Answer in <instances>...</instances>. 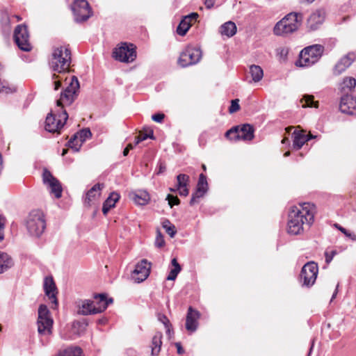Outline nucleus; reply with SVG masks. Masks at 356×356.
<instances>
[{
  "label": "nucleus",
  "mask_w": 356,
  "mask_h": 356,
  "mask_svg": "<svg viewBox=\"0 0 356 356\" xmlns=\"http://www.w3.org/2000/svg\"><path fill=\"white\" fill-rule=\"evenodd\" d=\"M133 201L138 205L144 206L148 204L150 200L149 193L146 191L139 190L130 194Z\"/></svg>",
  "instance_id": "393cba45"
},
{
  "label": "nucleus",
  "mask_w": 356,
  "mask_h": 356,
  "mask_svg": "<svg viewBox=\"0 0 356 356\" xmlns=\"http://www.w3.org/2000/svg\"><path fill=\"white\" fill-rule=\"evenodd\" d=\"M324 51V47L321 44H313L303 49L300 54L297 65L309 67L318 61Z\"/></svg>",
  "instance_id": "423d86ee"
},
{
  "label": "nucleus",
  "mask_w": 356,
  "mask_h": 356,
  "mask_svg": "<svg viewBox=\"0 0 356 356\" xmlns=\"http://www.w3.org/2000/svg\"><path fill=\"white\" fill-rule=\"evenodd\" d=\"M290 155V152H286L284 153V156H288Z\"/></svg>",
  "instance_id": "774afa93"
},
{
  "label": "nucleus",
  "mask_w": 356,
  "mask_h": 356,
  "mask_svg": "<svg viewBox=\"0 0 356 356\" xmlns=\"http://www.w3.org/2000/svg\"><path fill=\"white\" fill-rule=\"evenodd\" d=\"M315 213L316 207L310 202L292 207L288 215V233L291 235L302 234L305 226L309 227L313 224Z\"/></svg>",
  "instance_id": "f257e3e1"
},
{
  "label": "nucleus",
  "mask_w": 356,
  "mask_h": 356,
  "mask_svg": "<svg viewBox=\"0 0 356 356\" xmlns=\"http://www.w3.org/2000/svg\"><path fill=\"white\" fill-rule=\"evenodd\" d=\"M303 20L301 13L291 12L276 23L273 33L276 35H284L297 31Z\"/></svg>",
  "instance_id": "7ed1b4c3"
},
{
  "label": "nucleus",
  "mask_w": 356,
  "mask_h": 356,
  "mask_svg": "<svg viewBox=\"0 0 356 356\" xmlns=\"http://www.w3.org/2000/svg\"><path fill=\"white\" fill-rule=\"evenodd\" d=\"M336 227H337L342 233H343L346 236L350 238L353 241L356 240V236L354 234L349 232L346 229L340 226L338 224L335 225Z\"/></svg>",
  "instance_id": "49530a36"
},
{
  "label": "nucleus",
  "mask_w": 356,
  "mask_h": 356,
  "mask_svg": "<svg viewBox=\"0 0 356 356\" xmlns=\"http://www.w3.org/2000/svg\"><path fill=\"white\" fill-rule=\"evenodd\" d=\"M77 305L79 314L87 316L97 314L94 301L90 300H80L77 302Z\"/></svg>",
  "instance_id": "5701e85b"
},
{
  "label": "nucleus",
  "mask_w": 356,
  "mask_h": 356,
  "mask_svg": "<svg viewBox=\"0 0 356 356\" xmlns=\"http://www.w3.org/2000/svg\"><path fill=\"white\" fill-rule=\"evenodd\" d=\"M153 133L152 131L149 134H140L135 138V145H138L143 140H147V138H152Z\"/></svg>",
  "instance_id": "37998d69"
},
{
  "label": "nucleus",
  "mask_w": 356,
  "mask_h": 356,
  "mask_svg": "<svg viewBox=\"0 0 356 356\" xmlns=\"http://www.w3.org/2000/svg\"><path fill=\"white\" fill-rule=\"evenodd\" d=\"M163 227L165 232L170 235V237H174L176 234V229L175 225L171 224L170 220H165L162 223Z\"/></svg>",
  "instance_id": "a19ab883"
},
{
  "label": "nucleus",
  "mask_w": 356,
  "mask_h": 356,
  "mask_svg": "<svg viewBox=\"0 0 356 356\" xmlns=\"http://www.w3.org/2000/svg\"><path fill=\"white\" fill-rule=\"evenodd\" d=\"M127 354L129 356H138L136 352L134 350L130 349L127 350Z\"/></svg>",
  "instance_id": "13d9d810"
},
{
  "label": "nucleus",
  "mask_w": 356,
  "mask_h": 356,
  "mask_svg": "<svg viewBox=\"0 0 356 356\" xmlns=\"http://www.w3.org/2000/svg\"><path fill=\"white\" fill-rule=\"evenodd\" d=\"M318 267L314 261H309L301 269L299 282L302 286L311 287L316 282Z\"/></svg>",
  "instance_id": "1a4fd4ad"
},
{
  "label": "nucleus",
  "mask_w": 356,
  "mask_h": 356,
  "mask_svg": "<svg viewBox=\"0 0 356 356\" xmlns=\"http://www.w3.org/2000/svg\"><path fill=\"white\" fill-rule=\"evenodd\" d=\"M53 319L47 305H41L38 308V331L39 334L47 336L51 334Z\"/></svg>",
  "instance_id": "6e6552de"
},
{
  "label": "nucleus",
  "mask_w": 356,
  "mask_h": 356,
  "mask_svg": "<svg viewBox=\"0 0 356 356\" xmlns=\"http://www.w3.org/2000/svg\"><path fill=\"white\" fill-rule=\"evenodd\" d=\"M338 287H339V284L337 285L336 286V289H335V291H334L333 294H332V298H331V300H332L333 299L335 298L337 294V292H338Z\"/></svg>",
  "instance_id": "bf43d9fd"
},
{
  "label": "nucleus",
  "mask_w": 356,
  "mask_h": 356,
  "mask_svg": "<svg viewBox=\"0 0 356 356\" xmlns=\"http://www.w3.org/2000/svg\"><path fill=\"white\" fill-rule=\"evenodd\" d=\"M72 10L76 22H85L92 15L91 8L86 0H74Z\"/></svg>",
  "instance_id": "f8f14e48"
},
{
  "label": "nucleus",
  "mask_w": 356,
  "mask_h": 356,
  "mask_svg": "<svg viewBox=\"0 0 356 356\" xmlns=\"http://www.w3.org/2000/svg\"><path fill=\"white\" fill-rule=\"evenodd\" d=\"M202 57V52L197 47L188 46L180 54L178 63L182 67L197 63Z\"/></svg>",
  "instance_id": "9b49d317"
},
{
  "label": "nucleus",
  "mask_w": 356,
  "mask_h": 356,
  "mask_svg": "<svg viewBox=\"0 0 356 356\" xmlns=\"http://www.w3.org/2000/svg\"><path fill=\"white\" fill-rule=\"evenodd\" d=\"M68 118L66 111H60L55 108L49 113L45 120V130L50 133L59 132Z\"/></svg>",
  "instance_id": "0eeeda50"
},
{
  "label": "nucleus",
  "mask_w": 356,
  "mask_h": 356,
  "mask_svg": "<svg viewBox=\"0 0 356 356\" xmlns=\"http://www.w3.org/2000/svg\"><path fill=\"white\" fill-rule=\"evenodd\" d=\"M200 317V313L197 310L188 307L186 318V329L188 332H194L197 330Z\"/></svg>",
  "instance_id": "aec40b11"
},
{
  "label": "nucleus",
  "mask_w": 356,
  "mask_h": 356,
  "mask_svg": "<svg viewBox=\"0 0 356 356\" xmlns=\"http://www.w3.org/2000/svg\"><path fill=\"white\" fill-rule=\"evenodd\" d=\"M83 144L78 139L77 135H74L68 142V145L75 152H79Z\"/></svg>",
  "instance_id": "79ce46f5"
},
{
  "label": "nucleus",
  "mask_w": 356,
  "mask_h": 356,
  "mask_svg": "<svg viewBox=\"0 0 356 356\" xmlns=\"http://www.w3.org/2000/svg\"><path fill=\"white\" fill-rule=\"evenodd\" d=\"M334 254L335 252L334 251L331 252V255H329L327 252L325 253V261L327 263H330L332 260Z\"/></svg>",
  "instance_id": "603ef678"
},
{
  "label": "nucleus",
  "mask_w": 356,
  "mask_h": 356,
  "mask_svg": "<svg viewBox=\"0 0 356 356\" xmlns=\"http://www.w3.org/2000/svg\"><path fill=\"white\" fill-rule=\"evenodd\" d=\"M113 57L120 62L131 63L136 58V47L133 44L122 43L113 49Z\"/></svg>",
  "instance_id": "9d476101"
},
{
  "label": "nucleus",
  "mask_w": 356,
  "mask_h": 356,
  "mask_svg": "<svg viewBox=\"0 0 356 356\" xmlns=\"http://www.w3.org/2000/svg\"><path fill=\"white\" fill-rule=\"evenodd\" d=\"M325 19V12L318 9L313 12L307 19V26L310 31H316L323 24Z\"/></svg>",
  "instance_id": "6ab92c4d"
},
{
  "label": "nucleus",
  "mask_w": 356,
  "mask_h": 356,
  "mask_svg": "<svg viewBox=\"0 0 356 356\" xmlns=\"http://www.w3.org/2000/svg\"><path fill=\"white\" fill-rule=\"evenodd\" d=\"M166 200L168 202V204L172 208L174 205H178L180 204V200L177 196H173L168 194L166 197Z\"/></svg>",
  "instance_id": "c03bdc74"
},
{
  "label": "nucleus",
  "mask_w": 356,
  "mask_h": 356,
  "mask_svg": "<svg viewBox=\"0 0 356 356\" xmlns=\"http://www.w3.org/2000/svg\"><path fill=\"white\" fill-rule=\"evenodd\" d=\"M307 137H308V138H310V140H311V139H312V138H316V136H313V135H312V134H310V135H307Z\"/></svg>",
  "instance_id": "338daca9"
},
{
  "label": "nucleus",
  "mask_w": 356,
  "mask_h": 356,
  "mask_svg": "<svg viewBox=\"0 0 356 356\" xmlns=\"http://www.w3.org/2000/svg\"><path fill=\"white\" fill-rule=\"evenodd\" d=\"M163 334L161 332H156L153 336L151 341V354L152 356H158L162 345Z\"/></svg>",
  "instance_id": "cd10ccee"
},
{
  "label": "nucleus",
  "mask_w": 356,
  "mask_h": 356,
  "mask_svg": "<svg viewBox=\"0 0 356 356\" xmlns=\"http://www.w3.org/2000/svg\"><path fill=\"white\" fill-rule=\"evenodd\" d=\"M56 356H83V350L78 346H69L60 350Z\"/></svg>",
  "instance_id": "f704fd0d"
},
{
  "label": "nucleus",
  "mask_w": 356,
  "mask_h": 356,
  "mask_svg": "<svg viewBox=\"0 0 356 356\" xmlns=\"http://www.w3.org/2000/svg\"><path fill=\"white\" fill-rule=\"evenodd\" d=\"M189 183V176L186 174H179L177 176V186L179 188V195L181 196H187L189 193L188 185Z\"/></svg>",
  "instance_id": "a878e982"
},
{
  "label": "nucleus",
  "mask_w": 356,
  "mask_h": 356,
  "mask_svg": "<svg viewBox=\"0 0 356 356\" xmlns=\"http://www.w3.org/2000/svg\"><path fill=\"white\" fill-rule=\"evenodd\" d=\"M71 50L68 46H60L53 49L52 54L49 60V67L54 72L52 75L54 90H57L61 86V81L66 73L69 72L72 61Z\"/></svg>",
  "instance_id": "f03ea898"
},
{
  "label": "nucleus",
  "mask_w": 356,
  "mask_h": 356,
  "mask_svg": "<svg viewBox=\"0 0 356 356\" xmlns=\"http://www.w3.org/2000/svg\"><path fill=\"white\" fill-rule=\"evenodd\" d=\"M151 263L147 259H142L136 265L131 275L132 279L138 283L145 281L149 275Z\"/></svg>",
  "instance_id": "2eb2a0df"
},
{
  "label": "nucleus",
  "mask_w": 356,
  "mask_h": 356,
  "mask_svg": "<svg viewBox=\"0 0 356 356\" xmlns=\"http://www.w3.org/2000/svg\"><path fill=\"white\" fill-rule=\"evenodd\" d=\"M340 111L346 114L356 115V99L351 95H344L341 97Z\"/></svg>",
  "instance_id": "a211bd4d"
},
{
  "label": "nucleus",
  "mask_w": 356,
  "mask_h": 356,
  "mask_svg": "<svg viewBox=\"0 0 356 356\" xmlns=\"http://www.w3.org/2000/svg\"><path fill=\"white\" fill-rule=\"evenodd\" d=\"M204 4L207 8H211L213 6L214 0H204Z\"/></svg>",
  "instance_id": "864d4df0"
},
{
  "label": "nucleus",
  "mask_w": 356,
  "mask_h": 356,
  "mask_svg": "<svg viewBox=\"0 0 356 356\" xmlns=\"http://www.w3.org/2000/svg\"><path fill=\"white\" fill-rule=\"evenodd\" d=\"M197 13H191V14L184 16L181 20L177 28V33L179 35H184L191 26L193 22H195L198 17Z\"/></svg>",
  "instance_id": "412c9836"
},
{
  "label": "nucleus",
  "mask_w": 356,
  "mask_h": 356,
  "mask_svg": "<svg viewBox=\"0 0 356 356\" xmlns=\"http://www.w3.org/2000/svg\"><path fill=\"white\" fill-rule=\"evenodd\" d=\"M301 3L307 2V3H312L315 0H298Z\"/></svg>",
  "instance_id": "0e129e2a"
},
{
  "label": "nucleus",
  "mask_w": 356,
  "mask_h": 356,
  "mask_svg": "<svg viewBox=\"0 0 356 356\" xmlns=\"http://www.w3.org/2000/svg\"><path fill=\"white\" fill-rule=\"evenodd\" d=\"M292 137L293 147L296 149H300L307 141L310 140V138H308L303 131L295 130L292 134Z\"/></svg>",
  "instance_id": "bb28decb"
},
{
  "label": "nucleus",
  "mask_w": 356,
  "mask_h": 356,
  "mask_svg": "<svg viewBox=\"0 0 356 356\" xmlns=\"http://www.w3.org/2000/svg\"><path fill=\"white\" fill-rule=\"evenodd\" d=\"M302 102H305V104L302 105V107H318V102H315L314 100V97L312 95H305L303 99L301 100Z\"/></svg>",
  "instance_id": "58836bf2"
},
{
  "label": "nucleus",
  "mask_w": 356,
  "mask_h": 356,
  "mask_svg": "<svg viewBox=\"0 0 356 356\" xmlns=\"http://www.w3.org/2000/svg\"><path fill=\"white\" fill-rule=\"evenodd\" d=\"M238 102H239V100L238 99L232 100L231 105L229 108V112L230 113H235L240 109V106H239Z\"/></svg>",
  "instance_id": "a18cd8bd"
},
{
  "label": "nucleus",
  "mask_w": 356,
  "mask_h": 356,
  "mask_svg": "<svg viewBox=\"0 0 356 356\" xmlns=\"http://www.w3.org/2000/svg\"><path fill=\"white\" fill-rule=\"evenodd\" d=\"M13 265L12 257L8 254L0 251V274L10 269Z\"/></svg>",
  "instance_id": "7c9ffc66"
},
{
  "label": "nucleus",
  "mask_w": 356,
  "mask_h": 356,
  "mask_svg": "<svg viewBox=\"0 0 356 356\" xmlns=\"http://www.w3.org/2000/svg\"><path fill=\"white\" fill-rule=\"evenodd\" d=\"M356 58L355 54L353 52H350L343 58H341L339 62L336 64L334 73L335 74H340L348 68Z\"/></svg>",
  "instance_id": "4be33fe9"
},
{
  "label": "nucleus",
  "mask_w": 356,
  "mask_h": 356,
  "mask_svg": "<svg viewBox=\"0 0 356 356\" xmlns=\"http://www.w3.org/2000/svg\"><path fill=\"white\" fill-rule=\"evenodd\" d=\"M165 170V166L164 165H163L162 163H161L159 165V170L157 174H161V173L163 172Z\"/></svg>",
  "instance_id": "4d7b16f0"
},
{
  "label": "nucleus",
  "mask_w": 356,
  "mask_h": 356,
  "mask_svg": "<svg viewBox=\"0 0 356 356\" xmlns=\"http://www.w3.org/2000/svg\"><path fill=\"white\" fill-rule=\"evenodd\" d=\"M171 327H172L171 324H170V325H168V327H165L166 334L169 336V337H170L171 333L172 332Z\"/></svg>",
  "instance_id": "6e6d98bb"
},
{
  "label": "nucleus",
  "mask_w": 356,
  "mask_h": 356,
  "mask_svg": "<svg viewBox=\"0 0 356 356\" xmlns=\"http://www.w3.org/2000/svg\"><path fill=\"white\" fill-rule=\"evenodd\" d=\"M120 195L116 192H112L108 198L104 202L102 207V212L104 215H106L110 209L115 207L116 202L119 200Z\"/></svg>",
  "instance_id": "c756f323"
},
{
  "label": "nucleus",
  "mask_w": 356,
  "mask_h": 356,
  "mask_svg": "<svg viewBox=\"0 0 356 356\" xmlns=\"http://www.w3.org/2000/svg\"><path fill=\"white\" fill-rule=\"evenodd\" d=\"M208 188L209 186L207 177L204 174L201 173L199 176L196 190L195 193L192 194V197L190 200V205L193 206L195 203L198 202V200L201 197H203L207 193Z\"/></svg>",
  "instance_id": "f3484780"
},
{
  "label": "nucleus",
  "mask_w": 356,
  "mask_h": 356,
  "mask_svg": "<svg viewBox=\"0 0 356 356\" xmlns=\"http://www.w3.org/2000/svg\"><path fill=\"white\" fill-rule=\"evenodd\" d=\"M103 188V185L100 184H95L86 193L85 198V204H90L93 200H95L100 195V191Z\"/></svg>",
  "instance_id": "473e14b6"
},
{
  "label": "nucleus",
  "mask_w": 356,
  "mask_h": 356,
  "mask_svg": "<svg viewBox=\"0 0 356 356\" xmlns=\"http://www.w3.org/2000/svg\"><path fill=\"white\" fill-rule=\"evenodd\" d=\"M356 86V80L353 77H346L340 85V90L342 92L352 91Z\"/></svg>",
  "instance_id": "c9c22d12"
},
{
  "label": "nucleus",
  "mask_w": 356,
  "mask_h": 356,
  "mask_svg": "<svg viewBox=\"0 0 356 356\" xmlns=\"http://www.w3.org/2000/svg\"><path fill=\"white\" fill-rule=\"evenodd\" d=\"M169 190L171 192L175 193L178 191L179 193V188H178V186L176 185L175 188H170Z\"/></svg>",
  "instance_id": "052dcab7"
},
{
  "label": "nucleus",
  "mask_w": 356,
  "mask_h": 356,
  "mask_svg": "<svg viewBox=\"0 0 356 356\" xmlns=\"http://www.w3.org/2000/svg\"><path fill=\"white\" fill-rule=\"evenodd\" d=\"M135 143H129L127 146L126 147L129 150L132 149L135 147Z\"/></svg>",
  "instance_id": "680f3d73"
},
{
  "label": "nucleus",
  "mask_w": 356,
  "mask_h": 356,
  "mask_svg": "<svg viewBox=\"0 0 356 356\" xmlns=\"http://www.w3.org/2000/svg\"><path fill=\"white\" fill-rule=\"evenodd\" d=\"M238 132L241 140H251L254 138V128L248 124L238 126Z\"/></svg>",
  "instance_id": "2f4dec72"
},
{
  "label": "nucleus",
  "mask_w": 356,
  "mask_h": 356,
  "mask_svg": "<svg viewBox=\"0 0 356 356\" xmlns=\"http://www.w3.org/2000/svg\"><path fill=\"white\" fill-rule=\"evenodd\" d=\"M5 218L0 216V242L4 238Z\"/></svg>",
  "instance_id": "8fccbe9b"
},
{
  "label": "nucleus",
  "mask_w": 356,
  "mask_h": 356,
  "mask_svg": "<svg viewBox=\"0 0 356 356\" xmlns=\"http://www.w3.org/2000/svg\"><path fill=\"white\" fill-rule=\"evenodd\" d=\"M249 74L252 79L248 81L249 83H257L260 81L264 76V71L259 65H251L250 66Z\"/></svg>",
  "instance_id": "72a5a7b5"
},
{
  "label": "nucleus",
  "mask_w": 356,
  "mask_h": 356,
  "mask_svg": "<svg viewBox=\"0 0 356 356\" xmlns=\"http://www.w3.org/2000/svg\"><path fill=\"white\" fill-rule=\"evenodd\" d=\"M26 226L31 236L39 237L46 228L44 216L40 210L31 211L26 219Z\"/></svg>",
  "instance_id": "20e7f679"
},
{
  "label": "nucleus",
  "mask_w": 356,
  "mask_h": 356,
  "mask_svg": "<svg viewBox=\"0 0 356 356\" xmlns=\"http://www.w3.org/2000/svg\"><path fill=\"white\" fill-rule=\"evenodd\" d=\"M225 137L231 141H237L241 140L238 132V126L234 127L227 131L225 133Z\"/></svg>",
  "instance_id": "4c0bfd02"
},
{
  "label": "nucleus",
  "mask_w": 356,
  "mask_h": 356,
  "mask_svg": "<svg viewBox=\"0 0 356 356\" xmlns=\"http://www.w3.org/2000/svg\"><path fill=\"white\" fill-rule=\"evenodd\" d=\"M75 135H77L79 140L83 144L87 139L92 136V133L89 129H83Z\"/></svg>",
  "instance_id": "ea45409f"
},
{
  "label": "nucleus",
  "mask_w": 356,
  "mask_h": 356,
  "mask_svg": "<svg viewBox=\"0 0 356 356\" xmlns=\"http://www.w3.org/2000/svg\"><path fill=\"white\" fill-rule=\"evenodd\" d=\"M67 152V149H63V152H62V155H65L66 153Z\"/></svg>",
  "instance_id": "69168bd1"
},
{
  "label": "nucleus",
  "mask_w": 356,
  "mask_h": 356,
  "mask_svg": "<svg viewBox=\"0 0 356 356\" xmlns=\"http://www.w3.org/2000/svg\"><path fill=\"white\" fill-rule=\"evenodd\" d=\"M175 346L177 347V353L179 354V355H181L184 353V350L183 349V348L181 347V345L180 343L177 342L175 343Z\"/></svg>",
  "instance_id": "5fc2aeb1"
},
{
  "label": "nucleus",
  "mask_w": 356,
  "mask_h": 356,
  "mask_svg": "<svg viewBox=\"0 0 356 356\" xmlns=\"http://www.w3.org/2000/svg\"><path fill=\"white\" fill-rule=\"evenodd\" d=\"M43 289L45 295L48 297L51 303V308L53 309H57L58 306L57 299V287L51 276L45 277L44 279Z\"/></svg>",
  "instance_id": "4468645a"
},
{
  "label": "nucleus",
  "mask_w": 356,
  "mask_h": 356,
  "mask_svg": "<svg viewBox=\"0 0 356 356\" xmlns=\"http://www.w3.org/2000/svg\"><path fill=\"white\" fill-rule=\"evenodd\" d=\"M14 40L17 47L24 51H30L32 46L29 42V33L26 25H17L14 31Z\"/></svg>",
  "instance_id": "ddd939ff"
},
{
  "label": "nucleus",
  "mask_w": 356,
  "mask_h": 356,
  "mask_svg": "<svg viewBox=\"0 0 356 356\" xmlns=\"http://www.w3.org/2000/svg\"><path fill=\"white\" fill-rule=\"evenodd\" d=\"M165 118V115L163 113H156L152 115V119L156 122H162Z\"/></svg>",
  "instance_id": "3c124183"
},
{
  "label": "nucleus",
  "mask_w": 356,
  "mask_h": 356,
  "mask_svg": "<svg viewBox=\"0 0 356 356\" xmlns=\"http://www.w3.org/2000/svg\"><path fill=\"white\" fill-rule=\"evenodd\" d=\"M237 28L234 22L228 21L222 24L219 28V32L222 36L231 38L236 33Z\"/></svg>",
  "instance_id": "c85d7f7f"
},
{
  "label": "nucleus",
  "mask_w": 356,
  "mask_h": 356,
  "mask_svg": "<svg viewBox=\"0 0 356 356\" xmlns=\"http://www.w3.org/2000/svg\"><path fill=\"white\" fill-rule=\"evenodd\" d=\"M94 298L95 300V305L97 314L105 311L109 304L113 301V298H108L105 293L95 294Z\"/></svg>",
  "instance_id": "b1692460"
},
{
  "label": "nucleus",
  "mask_w": 356,
  "mask_h": 356,
  "mask_svg": "<svg viewBox=\"0 0 356 356\" xmlns=\"http://www.w3.org/2000/svg\"><path fill=\"white\" fill-rule=\"evenodd\" d=\"M42 179L44 183L49 186L50 193L54 194L56 198H60L62 196L63 188L59 181L46 169L43 172Z\"/></svg>",
  "instance_id": "dca6fc26"
},
{
  "label": "nucleus",
  "mask_w": 356,
  "mask_h": 356,
  "mask_svg": "<svg viewBox=\"0 0 356 356\" xmlns=\"http://www.w3.org/2000/svg\"><path fill=\"white\" fill-rule=\"evenodd\" d=\"M158 319L161 323L163 324L164 327H168L171 324L168 317L164 314H159Z\"/></svg>",
  "instance_id": "09e8293b"
},
{
  "label": "nucleus",
  "mask_w": 356,
  "mask_h": 356,
  "mask_svg": "<svg viewBox=\"0 0 356 356\" xmlns=\"http://www.w3.org/2000/svg\"><path fill=\"white\" fill-rule=\"evenodd\" d=\"M79 82L75 76L70 78L69 86L60 93V98L56 101V108L60 111H65V106L71 105L78 95Z\"/></svg>",
  "instance_id": "39448f33"
},
{
  "label": "nucleus",
  "mask_w": 356,
  "mask_h": 356,
  "mask_svg": "<svg viewBox=\"0 0 356 356\" xmlns=\"http://www.w3.org/2000/svg\"><path fill=\"white\" fill-rule=\"evenodd\" d=\"M165 245V241L163 236L159 232L155 240V245L158 248H162Z\"/></svg>",
  "instance_id": "de8ad7c7"
},
{
  "label": "nucleus",
  "mask_w": 356,
  "mask_h": 356,
  "mask_svg": "<svg viewBox=\"0 0 356 356\" xmlns=\"http://www.w3.org/2000/svg\"><path fill=\"white\" fill-rule=\"evenodd\" d=\"M171 265L172 268L170 269L167 276V280H175L181 270V266L176 258H173L171 260Z\"/></svg>",
  "instance_id": "e433bc0d"
},
{
  "label": "nucleus",
  "mask_w": 356,
  "mask_h": 356,
  "mask_svg": "<svg viewBox=\"0 0 356 356\" xmlns=\"http://www.w3.org/2000/svg\"><path fill=\"white\" fill-rule=\"evenodd\" d=\"M129 152V150L127 147H125L124 151H123V155L124 156H126L128 155Z\"/></svg>",
  "instance_id": "e2e57ef3"
}]
</instances>
